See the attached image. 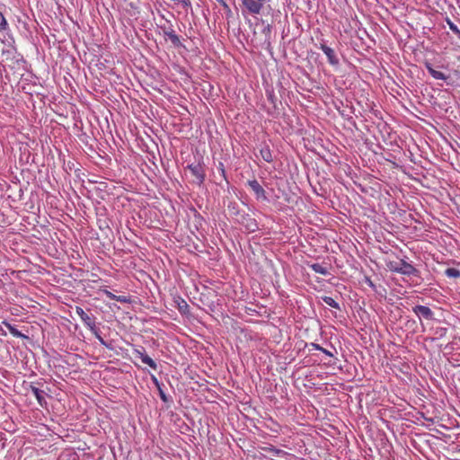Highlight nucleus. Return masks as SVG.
<instances>
[{
    "mask_svg": "<svg viewBox=\"0 0 460 460\" xmlns=\"http://www.w3.org/2000/svg\"><path fill=\"white\" fill-rule=\"evenodd\" d=\"M387 268L393 271L406 276H417L419 271L411 264L408 263L404 260L390 261L386 263Z\"/></svg>",
    "mask_w": 460,
    "mask_h": 460,
    "instance_id": "obj_1",
    "label": "nucleus"
},
{
    "mask_svg": "<svg viewBox=\"0 0 460 460\" xmlns=\"http://www.w3.org/2000/svg\"><path fill=\"white\" fill-rule=\"evenodd\" d=\"M234 208H231L229 206V210L231 212V215L236 216V220L242 224L249 232H255L258 229L257 222L254 218L251 217L247 214H242L240 215L238 212L234 211Z\"/></svg>",
    "mask_w": 460,
    "mask_h": 460,
    "instance_id": "obj_2",
    "label": "nucleus"
},
{
    "mask_svg": "<svg viewBox=\"0 0 460 460\" xmlns=\"http://www.w3.org/2000/svg\"><path fill=\"white\" fill-rule=\"evenodd\" d=\"M244 10L252 15L260 14L264 7L265 3L270 0H241Z\"/></svg>",
    "mask_w": 460,
    "mask_h": 460,
    "instance_id": "obj_3",
    "label": "nucleus"
},
{
    "mask_svg": "<svg viewBox=\"0 0 460 460\" xmlns=\"http://www.w3.org/2000/svg\"><path fill=\"white\" fill-rule=\"evenodd\" d=\"M248 186L253 191L257 199L262 201H266L268 199L264 189L257 180L249 181Z\"/></svg>",
    "mask_w": 460,
    "mask_h": 460,
    "instance_id": "obj_4",
    "label": "nucleus"
},
{
    "mask_svg": "<svg viewBox=\"0 0 460 460\" xmlns=\"http://www.w3.org/2000/svg\"><path fill=\"white\" fill-rule=\"evenodd\" d=\"M75 313L80 317L82 322L91 330L95 328L94 318L86 314L80 306L75 307Z\"/></svg>",
    "mask_w": 460,
    "mask_h": 460,
    "instance_id": "obj_5",
    "label": "nucleus"
},
{
    "mask_svg": "<svg viewBox=\"0 0 460 460\" xmlns=\"http://www.w3.org/2000/svg\"><path fill=\"white\" fill-rule=\"evenodd\" d=\"M162 31L164 36H166L174 47H181V42L179 36L175 33L172 26L162 27Z\"/></svg>",
    "mask_w": 460,
    "mask_h": 460,
    "instance_id": "obj_6",
    "label": "nucleus"
},
{
    "mask_svg": "<svg viewBox=\"0 0 460 460\" xmlns=\"http://www.w3.org/2000/svg\"><path fill=\"white\" fill-rule=\"evenodd\" d=\"M134 354L140 358L141 361L144 364L149 366L152 369H157V364L147 354L145 353V349L143 348L141 349H135Z\"/></svg>",
    "mask_w": 460,
    "mask_h": 460,
    "instance_id": "obj_7",
    "label": "nucleus"
},
{
    "mask_svg": "<svg viewBox=\"0 0 460 460\" xmlns=\"http://www.w3.org/2000/svg\"><path fill=\"white\" fill-rule=\"evenodd\" d=\"M425 67L427 68L429 75L436 80L447 81L449 78L448 75H446L442 71L436 69L429 62H425Z\"/></svg>",
    "mask_w": 460,
    "mask_h": 460,
    "instance_id": "obj_8",
    "label": "nucleus"
},
{
    "mask_svg": "<svg viewBox=\"0 0 460 460\" xmlns=\"http://www.w3.org/2000/svg\"><path fill=\"white\" fill-rule=\"evenodd\" d=\"M412 311L414 312V314H416L419 317H423L427 320H431L433 319V312L431 311V309L428 306H425V305H416L412 308Z\"/></svg>",
    "mask_w": 460,
    "mask_h": 460,
    "instance_id": "obj_9",
    "label": "nucleus"
},
{
    "mask_svg": "<svg viewBox=\"0 0 460 460\" xmlns=\"http://www.w3.org/2000/svg\"><path fill=\"white\" fill-rule=\"evenodd\" d=\"M320 49L326 55L327 58H328V62L331 65L336 66V65L339 64V59L336 57V54H335L334 50L332 48L328 47L325 44H321L320 45Z\"/></svg>",
    "mask_w": 460,
    "mask_h": 460,
    "instance_id": "obj_10",
    "label": "nucleus"
},
{
    "mask_svg": "<svg viewBox=\"0 0 460 460\" xmlns=\"http://www.w3.org/2000/svg\"><path fill=\"white\" fill-rule=\"evenodd\" d=\"M30 389H31V393L33 394V395L35 396V398L37 399L38 403L41 407H45L47 405V402H46L45 396H44L45 392L33 385H31Z\"/></svg>",
    "mask_w": 460,
    "mask_h": 460,
    "instance_id": "obj_11",
    "label": "nucleus"
},
{
    "mask_svg": "<svg viewBox=\"0 0 460 460\" xmlns=\"http://www.w3.org/2000/svg\"><path fill=\"white\" fill-rule=\"evenodd\" d=\"M188 169L190 171L191 174L199 181V183L203 182L204 173L200 164H190L188 166Z\"/></svg>",
    "mask_w": 460,
    "mask_h": 460,
    "instance_id": "obj_12",
    "label": "nucleus"
},
{
    "mask_svg": "<svg viewBox=\"0 0 460 460\" xmlns=\"http://www.w3.org/2000/svg\"><path fill=\"white\" fill-rule=\"evenodd\" d=\"M105 296L111 300H115L120 303H128L130 299L126 296H116L109 290H103Z\"/></svg>",
    "mask_w": 460,
    "mask_h": 460,
    "instance_id": "obj_13",
    "label": "nucleus"
},
{
    "mask_svg": "<svg viewBox=\"0 0 460 460\" xmlns=\"http://www.w3.org/2000/svg\"><path fill=\"white\" fill-rule=\"evenodd\" d=\"M3 324L8 329L10 333L16 338H26L24 334H22L18 329H16L14 326H13L8 322H3Z\"/></svg>",
    "mask_w": 460,
    "mask_h": 460,
    "instance_id": "obj_14",
    "label": "nucleus"
},
{
    "mask_svg": "<svg viewBox=\"0 0 460 460\" xmlns=\"http://www.w3.org/2000/svg\"><path fill=\"white\" fill-rule=\"evenodd\" d=\"M260 153H261V158L265 162H267V163L273 162V156H272V154H271V150H270V148L268 146L262 147L261 149Z\"/></svg>",
    "mask_w": 460,
    "mask_h": 460,
    "instance_id": "obj_15",
    "label": "nucleus"
},
{
    "mask_svg": "<svg viewBox=\"0 0 460 460\" xmlns=\"http://www.w3.org/2000/svg\"><path fill=\"white\" fill-rule=\"evenodd\" d=\"M263 450L266 451V452H269V453H271L273 456H280V457H283V456H288L289 454L284 450H281V449H278L272 446L270 447H263Z\"/></svg>",
    "mask_w": 460,
    "mask_h": 460,
    "instance_id": "obj_16",
    "label": "nucleus"
},
{
    "mask_svg": "<svg viewBox=\"0 0 460 460\" xmlns=\"http://www.w3.org/2000/svg\"><path fill=\"white\" fill-rule=\"evenodd\" d=\"M309 267L315 272V273H318V274H321L323 276H327L329 274V271L328 270L323 267L322 264H319V263H313V264H310Z\"/></svg>",
    "mask_w": 460,
    "mask_h": 460,
    "instance_id": "obj_17",
    "label": "nucleus"
},
{
    "mask_svg": "<svg viewBox=\"0 0 460 460\" xmlns=\"http://www.w3.org/2000/svg\"><path fill=\"white\" fill-rule=\"evenodd\" d=\"M445 274L448 278H454V279L460 278V270L456 268H447L445 270Z\"/></svg>",
    "mask_w": 460,
    "mask_h": 460,
    "instance_id": "obj_18",
    "label": "nucleus"
},
{
    "mask_svg": "<svg viewBox=\"0 0 460 460\" xmlns=\"http://www.w3.org/2000/svg\"><path fill=\"white\" fill-rule=\"evenodd\" d=\"M322 299L329 306H331L332 308H336V309L339 308V304L332 297L325 296H323Z\"/></svg>",
    "mask_w": 460,
    "mask_h": 460,
    "instance_id": "obj_19",
    "label": "nucleus"
},
{
    "mask_svg": "<svg viewBox=\"0 0 460 460\" xmlns=\"http://www.w3.org/2000/svg\"><path fill=\"white\" fill-rule=\"evenodd\" d=\"M447 23L449 29L460 39V30L458 27L449 19H447Z\"/></svg>",
    "mask_w": 460,
    "mask_h": 460,
    "instance_id": "obj_20",
    "label": "nucleus"
},
{
    "mask_svg": "<svg viewBox=\"0 0 460 460\" xmlns=\"http://www.w3.org/2000/svg\"><path fill=\"white\" fill-rule=\"evenodd\" d=\"M8 29V22L4 15L0 12V31H4Z\"/></svg>",
    "mask_w": 460,
    "mask_h": 460,
    "instance_id": "obj_21",
    "label": "nucleus"
},
{
    "mask_svg": "<svg viewBox=\"0 0 460 460\" xmlns=\"http://www.w3.org/2000/svg\"><path fill=\"white\" fill-rule=\"evenodd\" d=\"M189 308L188 304L181 299V303H179L178 309L180 312L185 313Z\"/></svg>",
    "mask_w": 460,
    "mask_h": 460,
    "instance_id": "obj_22",
    "label": "nucleus"
},
{
    "mask_svg": "<svg viewBox=\"0 0 460 460\" xmlns=\"http://www.w3.org/2000/svg\"><path fill=\"white\" fill-rule=\"evenodd\" d=\"M217 1L224 7L225 10L231 12L229 5L226 3L225 0H217Z\"/></svg>",
    "mask_w": 460,
    "mask_h": 460,
    "instance_id": "obj_23",
    "label": "nucleus"
},
{
    "mask_svg": "<svg viewBox=\"0 0 460 460\" xmlns=\"http://www.w3.org/2000/svg\"><path fill=\"white\" fill-rule=\"evenodd\" d=\"M159 391H160V397L161 399L164 401V402H167V398H166V395L159 388Z\"/></svg>",
    "mask_w": 460,
    "mask_h": 460,
    "instance_id": "obj_24",
    "label": "nucleus"
},
{
    "mask_svg": "<svg viewBox=\"0 0 460 460\" xmlns=\"http://www.w3.org/2000/svg\"><path fill=\"white\" fill-rule=\"evenodd\" d=\"M311 345H312V347H314L317 350L321 351L323 349V347H321L319 344L312 343Z\"/></svg>",
    "mask_w": 460,
    "mask_h": 460,
    "instance_id": "obj_25",
    "label": "nucleus"
},
{
    "mask_svg": "<svg viewBox=\"0 0 460 460\" xmlns=\"http://www.w3.org/2000/svg\"><path fill=\"white\" fill-rule=\"evenodd\" d=\"M321 351L323 352L324 354L330 356V357H332V354L329 350H327V349H325L323 348V349Z\"/></svg>",
    "mask_w": 460,
    "mask_h": 460,
    "instance_id": "obj_26",
    "label": "nucleus"
},
{
    "mask_svg": "<svg viewBox=\"0 0 460 460\" xmlns=\"http://www.w3.org/2000/svg\"><path fill=\"white\" fill-rule=\"evenodd\" d=\"M98 338H99L100 341H101L102 344H105V342H104V341H103V339H102V337L98 336Z\"/></svg>",
    "mask_w": 460,
    "mask_h": 460,
    "instance_id": "obj_27",
    "label": "nucleus"
},
{
    "mask_svg": "<svg viewBox=\"0 0 460 460\" xmlns=\"http://www.w3.org/2000/svg\"><path fill=\"white\" fill-rule=\"evenodd\" d=\"M153 379H154V383H155L157 385V386L159 387L157 379L155 377H153Z\"/></svg>",
    "mask_w": 460,
    "mask_h": 460,
    "instance_id": "obj_28",
    "label": "nucleus"
},
{
    "mask_svg": "<svg viewBox=\"0 0 460 460\" xmlns=\"http://www.w3.org/2000/svg\"><path fill=\"white\" fill-rule=\"evenodd\" d=\"M368 282H369V285H370L371 287H373V286H374V285H373V283H372L370 280H368Z\"/></svg>",
    "mask_w": 460,
    "mask_h": 460,
    "instance_id": "obj_29",
    "label": "nucleus"
}]
</instances>
